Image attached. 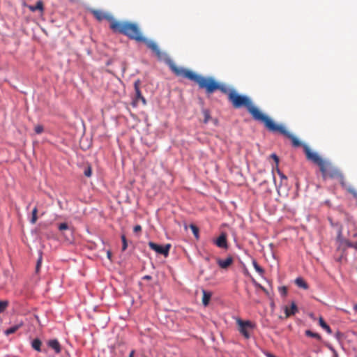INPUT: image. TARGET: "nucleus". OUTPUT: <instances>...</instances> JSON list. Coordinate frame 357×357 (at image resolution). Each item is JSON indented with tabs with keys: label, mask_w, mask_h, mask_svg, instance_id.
<instances>
[{
	"label": "nucleus",
	"mask_w": 357,
	"mask_h": 357,
	"mask_svg": "<svg viewBox=\"0 0 357 357\" xmlns=\"http://www.w3.org/2000/svg\"><path fill=\"white\" fill-rule=\"evenodd\" d=\"M354 309L357 311V305H354Z\"/></svg>",
	"instance_id": "obj_42"
},
{
	"label": "nucleus",
	"mask_w": 357,
	"mask_h": 357,
	"mask_svg": "<svg viewBox=\"0 0 357 357\" xmlns=\"http://www.w3.org/2000/svg\"><path fill=\"white\" fill-rule=\"evenodd\" d=\"M337 241L340 243L339 248L342 245H345L346 248H353L357 250V242L353 243L348 239H344L341 236V231L339 232V234L337 238Z\"/></svg>",
	"instance_id": "obj_10"
},
{
	"label": "nucleus",
	"mask_w": 357,
	"mask_h": 357,
	"mask_svg": "<svg viewBox=\"0 0 357 357\" xmlns=\"http://www.w3.org/2000/svg\"><path fill=\"white\" fill-rule=\"evenodd\" d=\"M295 283L296 284L301 287V288H303L304 289H308V285L306 283V282L301 278H298L296 279L295 280Z\"/></svg>",
	"instance_id": "obj_20"
},
{
	"label": "nucleus",
	"mask_w": 357,
	"mask_h": 357,
	"mask_svg": "<svg viewBox=\"0 0 357 357\" xmlns=\"http://www.w3.org/2000/svg\"><path fill=\"white\" fill-rule=\"evenodd\" d=\"M68 229V225L63 222V223H61L59 225V229L60 231H63V230H66Z\"/></svg>",
	"instance_id": "obj_32"
},
{
	"label": "nucleus",
	"mask_w": 357,
	"mask_h": 357,
	"mask_svg": "<svg viewBox=\"0 0 357 357\" xmlns=\"http://www.w3.org/2000/svg\"><path fill=\"white\" fill-rule=\"evenodd\" d=\"M271 158L275 160V162H276V165H278V162H279L278 157L275 154L273 153L271 155Z\"/></svg>",
	"instance_id": "obj_36"
},
{
	"label": "nucleus",
	"mask_w": 357,
	"mask_h": 357,
	"mask_svg": "<svg viewBox=\"0 0 357 357\" xmlns=\"http://www.w3.org/2000/svg\"><path fill=\"white\" fill-rule=\"evenodd\" d=\"M305 335L308 337H314L319 340H321V336L318 333H314L310 330H307L305 331Z\"/></svg>",
	"instance_id": "obj_24"
},
{
	"label": "nucleus",
	"mask_w": 357,
	"mask_h": 357,
	"mask_svg": "<svg viewBox=\"0 0 357 357\" xmlns=\"http://www.w3.org/2000/svg\"><path fill=\"white\" fill-rule=\"evenodd\" d=\"M324 178L330 177V178H340L341 181V184L343 187H345V183L344 182V177L341 172L331 166V163L327 162V166L326 167L325 174L321 172Z\"/></svg>",
	"instance_id": "obj_5"
},
{
	"label": "nucleus",
	"mask_w": 357,
	"mask_h": 357,
	"mask_svg": "<svg viewBox=\"0 0 357 357\" xmlns=\"http://www.w3.org/2000/svg\"><path fill=\"white\" fill-rule=\"evenodd\" d=\"M170 70L177 77H182L198 84L199 89H204L207 94H212L215 91L219 90L222 93L227 95L229 101L235 109L245 107L248 112L251 114L252 119L264 124L268 121L270 117L262 113L256 106L254 105L251 99L245 95L239 94L234 89H229L225 84L217 82L212 77H204L197 75L195 72L178 67L170 59L166 61Z\"/></svg>",
	"instance_id": "obj_1"
},
{
	"label": "nucleus",
	"mask_w": 357,
	"mask_h": 357,
	"mask_svg": "<svg viewBox=\"0 0 357 357\" xmlns=\"http://www.w3.org/2000/svg\"><path fill=\"white\" fill-rule=\"evenodd\" d=\"M266 357H276L275 355H273L271 353H268V352L266 353Z\"/></svg>",
	"instance_id": "obj_40"
},
{
	"label": "nucleus",
	"mask_w": 357,
	"mask_h": 357,
	"mask_svg": "<svg viewBox=\"0 0 357 357\" xmlns=\"http://www.w3.org/2000/svg\"><path fill=\"white\" fill-rule=\"evenodd\" d=\"M236 323L238 326L239 332L246 338L250 337V331L254 328V324L250 321H243L241 319H237Z\"/></svg>",
	"instance_id": "obj_6"
},
{
	"label": "nucleus",
	"mask_w": 357,
	"mask_h": 357,
	"mask_svg": "<svg viewBox=\"0 0 357 357\" xmlns=\"http://www.w3.org/2000/svg\"><path fill=\"white\" fill-rule=\"evenodd\" d=\"M347 191L351 193V195H353V196L357 199V191L356 190L355 188H352V187H349V188H347Z\"/></svg>",
	"instance_id": "obj_31"
},
{
	"label": "nucleus",
	"mask_w": 357,
	"mask_h": 357,
	"mask_svg": "<svg viewBox=\"0 0 357 357\" xmlns=\"http://www.w3.org/2000/svg\"><path fill=\"white\" fill-rule=\"evenodd\" d=\"M203 296H202V303L204 306H207L209 303L211 294L210 292H208L205 290L202 291Z\"/></svg>",
	"instance_id": "obj_18"
},
{
	"label": "nucleus",
	"mask_w": 357,
	"mask_h": 357,
	"mask_svg": "<svg viewBox=\"0 0 357 357\" xmlns=\"http://www.w3.org/2000/svg\"><path fill=\"white\" fill-rule=\"evenodd\" d=\"M348 231L347 234L349 238H357V226L352 222L347 225Z\"/></svg>",
	"instance_id": "obj_12"
},
{
	"label": "nucleus",
	"mask_w": 357,
	"mask_h": 357,
	"mask_svg": "<svg viewBox=\"0 0 357 357\" xmlns=\"http://www.w3.org/2000/svg\"><path fill=\"white\" fill-rule=\"evenodd\" d=\"M107 258L109 259V260H112V252L110 250H108L107 252Z\"/></svg>",
	"instance_id": "obj_38"
},
{
	"label": "nucleus",
	"mask_w": 357,
	"mask_h": 357,
	"mask_svg": "<svg viewBox=\"0 0 357 357\" xmlns=\"http://www.w3.org/2000/svg\"><path fill=\"white\" fill-rule=\"evenodd\" d=\"M217 263L220 268L225 269L232 264L233 258L231 257H229L225 260L218 259L217 260Z\"/></svg>",
	"instance_id": "obj_13"
},
{
	"label": "nucleus",
	"mask_w": 357,
	"mask_h": 357,
	"mask_svg": "<svg viewBox=\"0 0 357 357\" xmlns=\"http://www.w3.org/2000/svg\"><path fill=\"white\" fill-rule=\"evenodd\" d=\"M319 325L321 326V327L323 328L324 330H326L328 333L331 334L332 333L331 328L325 322V321L324 320V319L322 317L319 318Z\"/></svg>",
	"instance_id": "obj_21"
},
{
	"label": "nucleus",
	"mask_w": 357,
	"mask_h": 357,
	"mask_svg": "<svg viewBox=\"0 0 357 357\" xmlns=\"http://www.w3.org/2000/svg\"><path fill=\"white\" fill-rule=\"evenodd\" d=\"M151 275H144L143 277V280H151Z\"/></svg>",
	"instance_id": "obj_39"
},
{
	"label": "nucleus",
	"mask_w": 357,
	"mask_h": 357,
	"mask_svg": "<svg viewBox=\"0 0 357 357\" xmlns=\"http://www.w3.org/2000/svg\"><path fill=\"white\" fill-rule=\"evenodd\" d=\"M297 311H298L297 306L294 302L291 303L290 307L286 306L284 308V312H285L286 317H289L291 315L295 314Z\"/></svg>",
	"instance_id": "obj_15"
},
{
	"label": "nucleus",
	"mask_w": 357,
	"mask_h": 357,
	"mask_svg": "<svg viewBox=\"0 0 357 357\" xmlns=\"http://www.w3.org/2000/svg\"><path fill=\"white\" fill-rule=\"evenodd\" d=\"M41 345L42 342L38 338H36L31 342L32 348L37 351H41Z\"/></svg>",
	"instance_id": "obj_19"
},
{
	"label": "nucleus",
	"mask_w": 357,
	"mask_h": 357,
	"mask_svg": "<svg viewBox=\"0 0 357 357\" xmlns=\"http://www.w3.org/2000/svg\"><path fill=\"white\" fill-rule=\"evenodd\" d=\"M253 266L256 271L259 273L260 275H262L264 272V269L257 263L256 261H252Z\"/></svg>",
	"instance_id": "obj_26"
},
{
	"label": "nucleus",
	"mask_w": 357,
	"mask_h": 357,
	"mask_svg": "<svg viewBox=\"0 0 357 357\" xmlns=\"http://www.w3.org/2000/svg\"><path fill=\"white\" fill-rule=\"evenodd\" d=\"M28 8L32 12L39 10L41 13H43L44 11L43 2L42 1H38L36 5L28 6Z\"/></svg>",
	"instance_id": "obj_16"
},
{
	"label": "nucleus",
	"mask_w": 357,
	"mask_h": 357,
	"mask_svg": "<svg viewBox=\"0 0 357 357\" xmlns=\"http://www.w3.org/2000/svg\"><path fill=\"white\" fill-rule=\"evenodd\" d=\"M203 114H204V123H207L208 121H209L210 119V112L207 109H204L203 111Z\"/></svg>",
	"instance_id": "obj_28"
},
{
	"label": "nucleus",
	"mask_w": 357,
	"mask_h": 357,
	"mask_svg": "<svg viewBox=\"0 0 357 357\" xmlns=\"http://www.w3.org/2000/svg\"><path fill=\"white\" fill-rule=\"evenodd\" d=\"M135 353V350H132L130 353L129 357H134Z\"/></svg>",
	"instance_id": "obj_41"
},
{
	"label": "nucleus",
	"mask_w": 357,
	"mask_h": 357,
	"mask_svg": "<svg viewBox=\"0 0 357 357\" xmlns=\"http://www.w3.org/2000/svg\"><path fill=\"white\" fill-rule=\"evenodd\" d=\"M121 240H122V250L124 251L126 250L127 247H128V244H127V241H126V238L125 236V235H122L121 236Z\"/></svg>",
	"instance_id": "obj_30"
},
{
	"label": "nucleus",
	"mask_w": 357,
	"mask_h": 357,
	"mask_svg": "<svg viewBox=\"0 0 357 357\" xmlns=\"http://www.w3.org/2000/svg\"><path fill=\"white\" fill-rule=\"evenodd\" d=\"M9 305L8 301H0V314L3 312Z\"/></svg>",
	"instance_id": "obj_23"
},
{
	"label": "nucleus",
	"mask_w": 357,
	"mask_h": 357,
	"mask_svg": "<svg viewBox=\"0 0 357 357\" xmlns=\"http://www.w3.org/2000/svg\"><path fill=\"white\" fill-rule=\"evenodd\" d=\"M34 130L36 134H40L43 132L44 128L42 125H37L35 126Z\"/></svg>",
	"instance_id": "obj_29"
},
{
	"label": "nucleus",
	"mask_w": 357,
	"mask_h": 357,
	"mask_svg": "<svg viewBox=\"0 0 357 357\" xmlns=\"http://www.w3.org/2000/svg\"><path fill=\"white\" fill-rule=\"evenodd\" d=\"M264 127L270 132H279L286 137L290 139L291 140L292 145L294 147H299L302 146L301 142L297 137L287 131L283 126L276 124L271 118L264 125Z\"/></svg>",
	"instance_id": "obj_3"
},
{
	"label": "nucleus",
	"mask_w": 357,
	"mask_h": 357,
	"mask_svg": "<svg viewBox=\"0 0 357 357\" xmlns=\"http://www.w3.org/2000/svg\"><path fill=\"white\" fill-rule=\"evenodd\" d=\"M214 243L220 248H227V240L225 233H222L219 237L214 241Z\"/></svg>",
	"instance_id": "obj_11"
},
{
	"label": "nucleus",
	"mask_w": 357,
	"mask_h": 357,
	"mask_svg": "<svg viewBox=\"0 0 357 357\" xmlns=\"http://www.w3.org/2000/svg\"><path fill=\"white\" fill-rule=\"evenodd\" d=\"M93 15L96 17V19L98 21H102L103 20H106L110 22V24L112 23V22H116L109 13H105L100 10H91Z\"/></svg>",
	"instance_id": "obj_9"
},
{
	"label": "nucleus",
	"mask_w": 357,
	"mask_h": 357,
	"mask_svg": "<svg viewBox=\"0 0 357 357\" xmlns=\"http://www.w3.org/2000/svg\"><path fill=\"white\" fill-rule=\"evenodd\" d=\"M277 172L278 173V174L280 176L281 178H284V179H287V176H285L280 171L279 169H277Z\"/></svg>",
	"instance_id": "obj_37"
},
{
	"label": "nucleus",
	"mask_w": 357,
	"mask_h": 357,
	"mask_svg": "<svg viewBox=\"0 0 357 357\" xmlns=\"http://www.w3.org/2000/svg\"><path fill=\"white\" fill-rule=\"evenodd\" d=\"M22 325H23V323L20 322L18 324H16L15 326H13L11 327L8 328V329H6L5 331V332H4L5 335L8 336L13 333H15L20 327H22Z\"/></svg>",
	"instance_id": "obj_17"
},
{
	"label": "nucleus",
	"mask_w": 357,
	"mask_h": 357,
	"mask_svg": "<svg viewBox=\"0 0 357 357\" xmlns=\"http://www.w3.org/2000/svg\"><path fill=\"white\" fill-rule=\"evenodd\" d=\"M140 84H141V81L139 79H137L134 82L135 98L132 101L133 106H137L138 105L139 100L142 101V102L144 105H146V100L145 98L142 95V93L140 91V88H139Z\"/></svg>",
	"instance_id": "obj_7"
},
{
	"label": "nucleus",
	"mask_w": 357,
	"mask_h": 357,
	"mask_svg": "<svg viewBox=\"0 0 357 357\" xmlns=\"http://www.w3.org/2000/svg\"><path fill=\"white\" fill-rule=\"evenodd\" d=\"M149 246L151 250L155 251L158 254L163 255L165 257L169 255V249L171 248L170 244H167L165 246H162L153 242H149Z\"/></svg>",
	"instance_id": "obj_8"
},
{
	"label": "nucleus",
	"mask_w": 357,
	"mask_h": 357,
	"mask_svg": "<svg viewBox=\"0 0 357 357\" xmlns=\"http://www.w3.org/2000/svg\"><path fill=\"white\" fill-rule=\"evenodd\" d=\"M133 231L135 233L139 232V231H142V227L140 225H136V226L134 227Z\"/></svg>",
	"instance_id": "obj_34"
},
{
	"label": "nucleus",
	"mask_w": 357,
	"mask_h": 357,
	"mask_svg": "<svg viewBox=\"0 0 357 357\" xmlns=\"http://www.w3.org/2000/svg\"><path fill=\"white\" fill-rule=\"evenodd\" d=\"M334 357H337V354L335 353Z\"/></svg>",
	"instance_id": "obj_43"
},
{
	"label": "nucleus",
	"mask_w": 357,
	"mask_h": 357,
	"mask_svg": "<svg viewBox=\"0 0 357 357\" xmlns=\"http://www.w3.org/2000/svg\"><path fill=\"white\" fill-rule=\"evenodd\" d=\"M41 261H42V257L40 256L37 261V264H36V271H38L39 268H40V264H41Z\"/></svg>",
	"instance_id": "obj_35"
},
{
	"label": "nucleus",
	"mask_w": 357,
	"mask_h": 357,
	"mask_svg": "<svg viewBox=\"0 0 357 357\" xmlns=\"http://www.w3.org/2000/svg\"><path fill=\"white\" fill-rule=\"evenodd\" d=\"M84 174L86 177H90L92 174V168L90 165H87L84 170Z\"/></svg>",
	"instance_id": "obj_27"
},
{
	"label": "nucleus",
	"mask_w": 357,
	"mask_h": 357,
	"mask_svg": "<svg viewBox=\"0 0 357 357\" xmlns=\"http://www.w3.org/2000/svg\"><path fill=\"white\" fill-rule=\"evenodd\" d=\"M279 289H280V292L281 293V294L282 296H286L287 290V288L285 287H280Z\"/></svg>",
	"instance_id": "obj_33"
},
{
	"label": "nucleus",
	"mask_w": 357,
	"mask_h": 357,
	"mask_svg": "<svg viewBox=\"0 0 357 357\" xmlns=\"http://www.w3.org/2000/svg\"><path fill=\"white\" fill-rule=\"evenodd\" d=\"M110 29L114 32L126 36L131 40H134L139 43H144L150 50H152L153 52L158 57H161L162 52L156 43L144 37L137 24L130 22L116 20V22H112L110 24Z\"/></svg>",
	"instance_id": "obj_2"
},
{
	"label": "nucleus",
	"mask_w": 357,
	"mask_h": 357,
	"mask_svg": "<svg viewBox=\"0 0 357 357\" xmlns=\"http://www.w3.org/2000/svg\"><path fill=\"white\" fill-rule=\"evenodd\" d=\"M303 147L307 159L318 165L321 172H324L325 174L327 161L322 159L318 153L312 152L307 145L303 144Z\"/></svg>",
	"instance_id": "obj_4"
},
{
	"label": "nucleus",
	"mask_w": 357,
	"mask_h": 357,
	"mask_svg": "<svg viewBox=\"0 0 357 357\" xmlns=\"http://www.w3.org/2000/svg\"><path fill=\"white\" fill-rule=\"evenodd\" d=\"M48 346L54 350L56 354H59L61 351V347L57 340H51L48 342Z\"/></svg>",
	"instance_id": "obj_14"
},
{
	"label": "nucleus",
	"mask_w": 357,
	"mask_h": 357,
	"mask_svg": "<svg viewBox=\"0 0 357 357\" xmlns=\"http://www.w3.org/2000/svg\"><path fill=\"white\" fill-rule=\"evenodd\" d=\"M190 228L192 230L195 237L197 239H198L199 238V228L196 225H195L193 224H191L190 225Z\"/></svg>",
	"instance_id": "obj_25"
},
{
	"label": "nucleus",
	"mask_w": 357,
	"mask_h": 357,
	"mask_svg": "<svg viewBox=\"0 0 357 357\" xmlns=\"http://www.w3.org/2000/svg\"><path fill=\"white\" fill-rule=\"evenodd\" d=\"M37 213H38V208H37V207H34L33 209L32 210L31 218L30 220V222L33 225H34L38 220Z\"/></svg>",
	"instance_id": "obj_22"
}]
</instances>
